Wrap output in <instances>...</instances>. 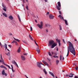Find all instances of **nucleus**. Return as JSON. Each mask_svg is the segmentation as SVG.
I'll use <instances>...</instances> for the list:
<instances>
[{"label":"nucleus","mask_w":78,"mask_h":78,"mask_svg":"<svg viewBox=\"0 0 78 78\" xmlns=\"http://www.w3.org/2000/svg\"><path fill=\"white\" fill-rule=\"evenodd\" d=\"M5 54H6L8 56H9V54H10V52H8V53H5Z\"/></svg>","instance_id":"nucleus-35"},{"label":"nucleus","mask_w":78,"mask_h":78,"mask_svg":"<svg viewBox=\"0 0 78 78\" xmlns=\"http://www.w3.org/2000/svg\"><path fill=\"white\" fill-rule=\"evenodd\" d=\"M61 3L59 2H58V5H56V7L57 9L59 11L61 10Z\"/></svg>","instance_id":"nucleus-2"},{"label":"nucleus","mask_w":78,"mask_h":78,"mask_svg":"<svg viewBox=\"0 0 78 78\" xmlns=\"http://www.w3.org/2000/svg\"><path fill=\"white\" fill-rule=\"evenodd\" d=\"M47 15L49 14V12H48L47 13Z\"/></svg>","instance_id":"nucleus-60"},{"label":"nucleus","mask_w":78,"mask_h":78,"mask_svg":"<svg viewBox=\"0 0 78 78\" xmlns=\"http://www.w3.org/2000/svg\"><path fill=\"white\" fill-rule=\"evenodd\" d=\"M46 32H47V33H48V29L46 30Z\"/></svg>","instance_id":"nucleus-52"},{"label":"nucleus","mask_w":78,"mask_h":78,"mask_svg":"<svg viewBox=\"0 0 78 78\" xmlns=\"http://www.w3.org/2000/svg\"><path fill=\"white\" fill-rule=\"evenodd\" d=\"M55 42L53 40H51L49 41V46H51Z\"/></svg>","instance_id":"nucleus-5"},{"label":"nucleus","mask_w":78,"mask_h":78,"mask_svg":"<svg viewBox=\"0 0 78 78\" xmlns=\"http://www.w3.org/2000/svg\"><path fill=\"white\" fill-rule=\"evenodd\" d=\"M73 75H75V74H72V73H70L69 77V78H72Z\"/></svg>","instance_id":"nucleus-15"},{"label":"nucleus","mask_w":78,"mask_h":78,"mask_svg":"<svg viewBox=\"0 0 78 78\" xmlns=\"http://www.w3.org/2000/svg\"><path fill=\"white\" fill-rule=\"evenodd\" d=\"M49 18L50 19H54V16L50 14L49 15Z\"/></svg>","instance_id":"nucleus-12"},{"label":"nucleus","mask_w":78,"mask_h":78,"mask_svg":"<svg viewBox=\"0 0 78 78\" xmlns=\"http://www.w3.org/2000/svg\"><path fill=\"white\" fill-rule=\"evenodd\" d=\"M51 48H53L55 47H56L57 45L55 43H54L51 45Z\"/></svg>","instance_id":"nucleus-7"},{"label":"nucleus","mask_w":78,"mask_h":78,"mask_svg":"<svg viewBox=\"0 0 78 78\" xmlns=\"http://www.w3.org/2000/svg\"><path fill=\"white\" fill-rule=\"evenodd\" d=\"M47 59L49 61H51V60L49 58H48Z\"/></svg>","instance_id":"nucleus-53"},{"label":"nucleus","mask_w":78,"mask_h":78,"mask_svg":"<svg viewBox=\"0 0 78 78\" xmlns=\"http://www.w3.org/2000/svg\"><path fill=\"white\" fill-rule=\"evenodd\" d=\"M43 72L45 73V75H47V72L46 70H45V69H43Z\"/></svg>","instance_id":"nucleus-25"},{"label":"nucleus","mask_w":78,"mask_h":78,"mask_svg":"<svg viewBox=\"0 0 78 78\" xmlns=\"http://www.w3.org/2000/svg\"><path fill=\"white\" fill-rule=\"evenodd\" d=\"M56 41H57V42H59H59H60V40H58V39H56Z\"/></svg>","instance_id":"nucleus-34"},{"label":"nucleus","mask_w":78,"mask_h":78,"mask_svg":"<svg viewBox=\"0 0 78 78\" xmlns=\"http://www.w3.org/2000/svg\"><path fill=\"white\" fill-rule=\"evenodd\" d=\"M45 27H51V25L49 24H45Z\"/></svg>","instance_id":"nucleus-21"},{"label":"nucleus","mask_w":78,"mask_h":78,"mask_svg":"<svg viewBox=\"0 0 78 78\" xmlns=\"http://www.w3.org/2000/svg\"><path fill=\"white\" fill-rule=\"evenodd\" d=\"M16 41L15 40H14V41H13L11 43L12 44V43L13 44H14V42H15V43H16Z\"/></svg>","instance_id":"nucleus-42"},{"label":"nucleus","mask_w":78,"mask_h":78,"mask_svg":"<svg viewBox=\"0 0 78 78\" xmlns=\"http://www.w3.org/2000/svg\"><path fill=\"white\" fill-rule=\"evenodd\" d=\"M51 53L52 54V55H53V54H54L53 52H51Z\"/></svg>","instance_id":"nucleus-58"},{"label":"nucleus","mask_w":78,"mask_h":78,"mask_svg":"<svg viewBox=\"0 0 78 78\" xmlns=\"http://www.w3.org/2000/svg\"><path fill=\"white\" fill-rule=\"evenodd\" d=\"M22 42H24V43H25V44H27V45H28V43H27V42L25 41H22Z\"/></svg>","instance_id":"nucleus-31"},{"label":"nucleus","mask_w":78,"mask_h":78,"mask_svg":"<svg viewBox=\"0 0 78 78\" xmlns=\"http://www.w3.org/2000/svg\"><path fill=\"white\" fill-rule=\"evenodd\" d=\"M0 68H3V69H4L5 70H6L7 69V68L5 66H4L3 65H1L0 66Z\"/></svg>","instance_id":"nucleus-14"},{"label":"nucleus","mask_w":78,"mask_h":78,"mask_svg":"<svg viewBox=\"0 0 78 78\" xmlns=\"http://www.w3.org/2000/svg\"><path fill=\"white\" fill-rule=\"evenodd\" d=\"M64 20L65 22L66 25H68V23H67V20Z\"/></svg>","instance_id":"nucleus-29"},{"label":"nucleus","mask_w":78,"mask_h":78,"mask_svg":"<svg viewBox=\"0 0 78 78\" xmlns=\"http://www.w3.org/2000/svg\"><path fill=\"white\" fill-rule=\"evenodd\" d=\"M37 26L40 29H42V28H43V27H42V26H43V22H40V24H37Z\"/></svg>","instance_id":"nucleus-3"},{"label":"nucleus","mask_w":78,"mask_h":78,"mask_svg":"<svg viewBox=\"0 0 78 78\" xmlns=\"http://www.w3.org/2000/svg\"><path fill=\"white\" fill-rule=\"evenodd\" d=\"M42 61L44 64H45V65L46 66H48V63H47L46 62L44 61V60H42Z\"/></svg>","instance_id":"nucleus-19"},{"label":"nucleus","mask_w":78,"mask_h":78,"mask_svg":"<svg viewBox=\"0 0 78 78\" xmlns=\"http://www.w3.org/2000/svg\"><path fill=\"white\" fill-rule=\"evenodd\" d=\"M15 25H17V23L16 22L15 23H14Z\"/></svg>","instance_id":"nucleus-55"},{"label":"nucleus","mask_w":78,"mask_h":78,"mask_svg":"<svg viewBox=\"0 0 78 78\" xmlns=\"http://www.w3.org/2000/svg\"><path fill=\"white\" fill-rule=\"evenodd\" d=\"M12 64H13L15 65L16 66V67H19V66H18L17 64V63L16 62V61H12Z\"/></svg>","instance_id":"nucleus-10"},{"label":"nucleus","mask_w":78,"mask_h":78,"mask_svg":"<svg viewBox=\"0 0 78 78\" xmlns=\"http://www.w3.org/2000/svg\"><path fill=\"white\" fill-rule=\"evenodd\" d=\"M59 27L60 28V30H62V27H61V25H59Z\"/></svg>","instance_id":"nucleus-37"},{"label":"nucleus","mask_w":78,"mask_h":78,"mask_svg":"<svg viewBox=\"0 0 78 78\" xmlns=\"http://www.w3.org/2000/svg\"><path fill=\"white\" fill-rule=\"evenodd\" d=\"M8 46H9V47L10 48H11V47H12V46H11V45H8Z\"/></svg>","instance_id":"nucleus-54"},{"label":"nucleus","mask_w":78,"mask_h":78,"mask_svg":"<svg viewBox=\"0 0 78 78\" xmlns=\"http://www.w3.org/2000/svg\"><path fill=\"white\" fill-rule=\"evenodd\" d=\"M21 59H22V60H23V61H25V56L23 55H21Z\"/></svg>","instance_id":"nucleus-16"},{"label":"nucleus","mask_w":78,"mask_h":78,"mask_svg":"<svg viewBox=\"0 0 78 78\" xmlns=\"http://www.w3.org/2000/svg\"><path fill=\"white\" fill-rule=\"evenodd\" d=\"M62 41L63 42H64L65 44H66V42H65V41H64V39L62 40Z\"/></svg>","instance_id":"nucleus-48"},{"label":"nucleus","mask_w":78,"mask_h":78,"mask_svg":"<svg viewBox=\"0 0 78 78\" xmlns=\"http://www.w3.org/2000/svg\"><path fill=\"white\" fill-rule=\"evenodd\" d=\"M34 41V42H35V44L37 46V47H39V45H38L37 44V43H36V41Z\"/></svg>","instance_id":"nucleus-38"},{"label":"nucleus","mask_w":78,"mask_h":78,"mask_svg":"<svg viewBox=\"0 0 78 78\" xmlns=\"http://www.w3.org/2000/svg\"><path fill=\"white\" fill-rule=\"evenodd\" d=\"M2 73L3 75H5L6 76H7V73H5V69H3L2 72Z\"/></svg>","instance_id":"nucleus-8"},{"label":"nucleus","mask_w":78,"mask_h":78,"mask_svg":"<svg viewBox=\"0 0 78 78\" xmlns=\"http://www.w3.org/2000/svg\"><path fill=\"white\" fill-rule=\"evenodd\" d=\"M26 8L27 10H28V5H26Z\"/></svg>","instance_id":"nucleus-44"},{"label":"nucleus","mask_w":78,"mask_h":78,"mask_svg":"<svg viewBox=\"0 0 78 78\" xmlns=\"http://www.w3.org/2000/svg\"><path fill=\"white\" fill-rule=\"evenodd\" d=\"M74 78H78V77H77V76H75Z\"/></svg>","instance_id":"nucleus-61"},{"label":"nucleus","mask_w":78,"mask_h":78,"mask_svg":"<svg viewBox=\"0 0 78 78\" xmlns=\"http://www.w3.org/2000/svg\"><path fill=\"white\" fill-rule=\"evenodd\" d=\"M30 31H32L33 30V28H32V27H30Z\"/></svg>","instance_id":"nucleus-45"},{"label":"nucleus","mask_w":78,"mask_h":78,"mask_svg":"<svg viewBox=\"0 0 78 78\" xmlns=\"http://www.w3.org/2000/svg\"><path fill=\"white\" fill-rule=\"evenodd\" d=\"M9 19H10V20H13V17L12 15H10L9 16Z\"/></svg>","instance_id":"nucleus-18"},{"label":"nucleus","mask_w":78,"mask_h":78,"mask_svg":"<svg viewBox=\"0 0 78 78\" xmlns=\"http://www.w3.org/2000/svg\"><path fill=\"white\" fill-rule=\"evenodd\" d=\"M2 9L3 11H6V8H4Z\"/></svg>","instance_id":"nucleus-39"},{"label":"nucleus","mask_w":78,"mask_h":78,"mask_svg":"<svg viewBox=\"0 0 78 78\" xmlns=\"http://www.w3.org/2000/svg\"><path fill=\"white\" fill-rule=\"evenodd\" d=\"M29 36L30 40H31L32 41H33V38H32V37H31V35L29 34Z\"/></svg>","instance_id":"nucleus-22"},{"label":"nucleus","mask_w":78,"mask_h":78,"mask_svg":"<svg viewBox=\"0 0 78 78\" xmlns=\"http://www.w3.org/2000/svg\"><path fill=\"white\" fill-rule=\"evenodd\" d=\"M59 12L60 14H62L61 12V11H59Z\"/></svg>","instance_id":"nucleus-49"},{"label":"nucleus","mask_w":78,"mask_h":78,"mask_svg":"<svg viewBox=\"0 0 78 78\" xmlns=\"http://www.w3.org/2000/svg\"><path fill=\"white\" fill-rule=\"evenodd\" d=\"M39 47H38L36 49V51H37L38 54L40 53L41 51H40V49H39Z\"/></svg>","instance_id":"nucleus-9"},{"label":"nucleus","mask_w":78,"mask_h":78,"mask_svg":"<svg viewBox=\"0 0 78 78\" xmlns=\"http://www.w3.org/2000/svg\"><path fill=\"white\" fill-rule=\"evenodd\" d=\"M45 2H47V0H44Z\"/></svg>","instance_id":"nucleus-63"},{"label":"nucleus","mask_w":78,"mask_h":78,"mask_svg":"<svg viewBox=\"0 0 78 78\" xmlns=\"http://www.w3.org/2000/svg\"><path fill=\"white\" fill-rule=\"evenodd\" d=\"M9 36H12V34L11 33H9Z\"/></svg>","instance_id":"nucleus-46"},{"label":"nucleus","mask_w":78,"mask_h":78,"mask_svg":"<svg viewBox=\"0 0 78 78\" xmlns=\"http://www.w3.org/2000/svg\"><path fill=\"white\" fill-rule=\"evenodd\" d=\"M58 17H59L61 20H64V18L62 16H61V15H59L58 16Z\"/></svg>","instance_id":"nucleus-13"},{"label":"nucleus","mask_w":78,"mask_h":78,"mask_svg":"<svg viewBox=\"0 0 78 78\" xmlns=\"http://www.w3.org/2000/svg\"><path fill=\"white\" fill-rule=\"evenodd\" d=\"M2 14L3 16H4L5 17H7V15L6 14V13H3Z\"/></svg>","instance_id":"nucleus-23"},{"label":"nucleus","mask_w":78,"mask_h":78,"mask_svg":"<svg viewBox=\"0 0 78 78\" xmlns=\"http://www.w3.org/2000/svg\"><path fill=\"white\" fill-rule=\"evenodd\" d=\"M11 67H12V70L13 72H16V70H13V65H11Z\"/></svg>","instance_id":"nucleus-20"},{"label":"nucleus","mask_w":78,"mask_h":78,"mask_svg":"<svg viewBox=\"0 0 78 78\" xmlns=\"http://www.w3.org/2000/svg\"><path fill=\"white\" fill-rule=\"evenodd\" d=\"M66 76H69V75L68 74H66Z\"/></svg>","instance_id":"nucleus-50"},{"label":"nucleus","mask_w":78,"mask_h":78,"mask_svg":"<svg viewBox=\"0 0 78 78\" xmlns=\"http://www.w3.org/2000/svg\"><path fill=\"white\" fill-rule=\"evenodd\" d=\"M15 44L16 46H18V45H19V44L17 42V41L15 42Z\"/></svg>","instance_id":"nucleus-33"},{"label":"nucleus","mask_w":78,"mask_h":78,"mask_svg":"<svg viewBox=\"0 0 78 78\" xmlns=\"http://www.w3.org/2000/svg\"><path fill=\"white\" fill-rule=\"evenodd\" d=\"M20 47L17 50L18 53H20Z\"/></svg>","instance_id":"nucleus-27"},{"label":"nucleus","mask_w":78,"mask_h":78,"mask_svg":"<svg viewBox=\"0 0 78 78\" xmlns=\"http://www.w3.org/2000/svg\"><path fill=\"white\" fill-rule=\"evenodd\" d=\"M62 55H60V61H62Z\"/></svg>","instance_id":"nucleus-32"},{"label":"nucleus","mask_w":78,"mask_h":78,"mask_svg":"<svg viewBox=\"0 0 78 78\" xmlns=\"http://www.w3.org/2000/svg\"><path fill=\"white\" fill-rule=\"evenodd\" d=\"M75 69L76 70H77L78 69V66H76V67L75 68Z\"/></svg>","instance_id":"nucleus-43"},{"label":"nucleus","mask_w":78,"mask_h":78,"mask_svg":"<svg viewBox=\"0 0 78 78\" xmlns=\"http://www.w3.org/2000/svg\"><path fill=\"white\" fill-rule=\"evenodd\" d=\"M23 3H25V0H23Z\"/></svg>","instance_id":"nucleus-62"},{"label":"nucleus","mask_w":78,"mask_h":78,"mask_svg":"<svg viewBox=\"0 0 78 78\" xmlns=\"http://www.w3.org/2000/svg\"><path fill=\"white\" fill-rule=\"evenodd\" d=\"M14 74H12L11 73V78H13V77H14Z\"/></svg>","instance_id":"nucleus-30"},{"label":"nucleus","mask_w":78,"mask_h":78,"mask_svg":"<svg viewBox=\"0 0 78 78\" xmlns=\"http://www.w3.org/2000/svg\"><path fill=\"white\" fill-rule=\"evenodd\" d=\"M41 65H43V66H44V65L42 63L40 62H37V66L38 67H39L40 68H41Z\"/></svg>","instance_id":"nucleus-6"},{"label":"nucleus","mask_w":78,"mask_h":78,"mask_svg":"<svg viewBox=\"0 0 78 78\" xmlns=\"http://www.w3.org/2000/svg\"><path fill=\"white\" fill-rule=\"evenodd\" d=\"M27 54H27V53H24L23 54V55H27Z\"/></svg>","instance_id":"nucleus-56"},{"label":"nucleus","mask_w":78,"mask_h":78,"mask_svg":"<svg viewBox=\"0 0 78 78\" xmlns=\"http://www.w3.org/2000/svg\"><path fill=\"white\" fill-rule=\"evenodd\" d=\"M1 59H0V62H2L3 64H4L5 65V66H6L7 64L5 63V62H4V60H3V58H2V54H1Z\"/></svg>","instance_id":"nucleus-4"},{"label":"nucleus","mask_w":78,"mask_h":78,"mask_svg":"<svg viewBox=\"0 0 78 78\" xmlns=\"http://www.w3.org/2000/svg\"><path fill=\"white\" fill-rule=\"evenodd\" d=\"M48 53L49 56H51V53H50V52H49Z\"/></svg>","instance_id":"nucleus-40"},{"label":"nucleus","mask_w":78,"mask_h":78,"mask_svg":"<svg viewBox=\"0 0 78 78\" xmlns=\"http://www.w3.org/2000/svg\"><path fill=\"white\" fill-rule=\"evenodd\" d=\"M58 44L59 45V46H60L61 45V44L60 43V42H58Z\"/></svg>","instance_id":"nucleus-57"},{"label":"nucleus","mask_w":78,"mask_h":78,"mask_svg":"<svg viewBox=\"0 0 78 78\" xmlns=\"http://www.w3.org/2000/svg\"><path fill=\"white\" fill-rule=\"evenodd\" d=\"M6 67H9V69H11V68L10 66H9L8 65H6Z\"/></svg>","instance_id":"nucleus-36"},{"label":"nucleus","mask_w":78,"mask_h":78,"mask_svg":"<svg viewBox=\"0 0 78 78\" xmlns=\"http://www.w3.org/2000/svg\"><path fill=\"white\" fill-rule=\"evenodd\" d=\"M4 46H4V45H2V46L4 47V48H5V50H6V49H7V50L8 51H9V50L7 48V44H5Z\"/></svg>","instance_id":"nucleus-11"},{"label":"nucleus","mask_w":78,"mask_h":78,"mask_svg":"<svg viewBox=\"0 0 78 78\" xmlns=\"http://www.w3.org/2000/svg\"><path fill=\"white\" fill-rule=\"evenodd\" d=\"M59 61L57 60H56V64H57V65H58V64H59Z\"/></svg>","instance_id":"nucleus-28"},{"label":"nucleus","mask_w":78,"mask_h":78,"mask_svg":"<svg viewBox=\"0 0 78 78\" xmlns=\"http://www.w3.org/2000/svg\"><path fill=\"white\" fill-rule=\"evenodd\" d=\"M13 38H14V39L15 41H17V42H20V40H19L18 39H16L15 38H14V37H13Z\"/></svg>","instance_id":"nucleus-24"},{"label":"nucleus","mask_w":78,"mask_h":78,"mask_svg":"<svg viewBox=\"0 0 78 78\" xmlns=\"http://www.w3.org/2000/svg\"><path fill=\"white\" fill-rule=\"evenodd\" d=\"M2 6L4 8H6V6H5V5L3 4V3H2Z\"/></svg>","instance_id":"nucleus-26"},{"label":"nucleus","mask_w":78,"mask_h":78,"mask_svg":"<svg viewBox=\"0 0 78 78\" xmlns=\"http://www.w3.org/2000/svg\"><path fill=\"white\" fill-rule=\"evenodd\" d=\"M54 54L55 56L57 55V53L56 52H54Z\"/></svg>","instance_id":"nucleus-47"},{"label":"nucleus","mask_w":78,"mask_h":78,"mask_svg":"<svg viewBox=\"0 0 78 78\" xmlns=\"http://www.w3.org/2000/svg\"><path fill=\"white\" fill-rule=\"evenodd\" d=\"M56 51H58V48H57Z\"/></svg>","instance_id":"nucleus-59"},{"label":"nucleus","mask_w":78,"mask_h":78,"mask_svg":"<svg viewBox=\"0 0 78 78\" xmlns=\"http://www.w3.org/2000/svg\"><path fill=\"white\" fill-rule=\"evenodd\" d=\"M68 43L69 44V47L68 48V52L66 56H69V50L71 53H72L74 56H75V48L73 47V44L70 41H69Z\"/></svg>","instance_id":"nucleus-1"},{"label":"nucleus","mask_w":78,"mask_h":78,"mask_svg":"<svg viewBox=\"0 0 78 78\" xmlns=\"http://www.w3.org/2000/svg\"><path fill=\"white\" fill-rule=\"evenodd\" d=\"M53 57H54V58H58V56H55V55H54V56H53Z\"/></svg>","instance_id":"nucleus-41"},{"label":"nucleus","mask_w":78,"mask_h":78,"mask_svg":"<svg viewBox=\"0 0 78 78\" xmlns=\"http://www.w3.org/2000/svg\"><path fill=\"white\" fill-rule=\"evenodd\" d=\"M64 57H63L62 58V60H64Z\"/></svg>","instance_id":"nucleus-64"},{"label":"nucleus","mask_w":78,"mask_h":78,"mask_svg":"<svg viewBox=\"0 0 78 78\" xmlns=\"http://www.w3.org/2000/svg\"><path fill=\"white\" fill-rule=\"evenodd\" d=\"M49 73L50 74V75H51L54 78H55V76L54 75V74H53V73H51L50 71H49Z\"/></svg>","instance_id":"nucleus-17"},{"label":"nucleus","mask_w":78,"mask_h":78,"mask_svg":"<svg viewBox=\"0 0 78 78\" xmlns=\"http://www.w3.org/2000/svg\"><path fill=\"white\" fill-rule=\"evenodd\" d=\"M18 17H19V20L20 21H20H21L20 18V17H19V16H18Z\"/></svg>","instance_id":"nucleus-51"}]
</instances>
